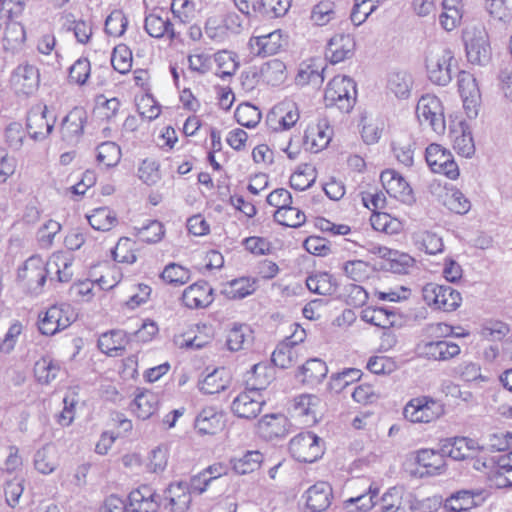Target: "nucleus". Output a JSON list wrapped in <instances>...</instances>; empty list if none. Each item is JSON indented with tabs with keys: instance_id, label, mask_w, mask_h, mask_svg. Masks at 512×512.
<instances>
[{
	"instance_id": "nucleus-45",
	"label": "nucleus",
	"mask_w": 512,
	"mask_h": 512,
	"mask_svg": "<svg viewBox=\"0 0 512 512\" xmlns=\"http://www.w3.org/2000/svg\"><path fill=\"white\" fill-rule=\"evenodd\" d=\"M55 454L56 450L53 445H45L34 455V468L42 474L53 472L56 467Z\"/></svg>"
},
{
	"instance_id": "nucleus-14",
	"label": "nucleus",
	"mask_w": 512,
	"mask_h": 512,
	"mask_svg": "<svg viewBox=\"0 0 512 512\" xmlns=\"http://www.w3.org/2000/svg\"><path fill=\"white\" fill-rule=\"evenodd\" d=\"M333 130L327 119H320L317 123L309 124L304 132L303 142L306 150L318 153L325 149L331 139Z\"/></svg>"
},
{
	"instance_id": "nucleus-23",
	"label": "nucleus",
	"mask_w": 512,
	"mask_h": 512,
	"mask_svg": "<svg viewBox=\"0 0 512 512\" xmlns=\"http://www.w3.org/2000/svg\"><path fill=\"white\" fill-rule=\"evenodd\" d=\"M477 449H480L479 444L467 437L448 438L441 443V451L444 457L448 456L454 460L469 458Z\"/></svg>"
},
{
	"instance_id": "nucleus-30",
	"label": "nucleus",
	"mask_w": 512,
	"mask_h": 512,
	"mask_svg": "<svg viewBox=\"0 0 512 512\" xmlns=\"http://www.w3.org/2000/svg\"><path fill=\"white\" fill-rule=\"evenodd\" d=\"M253 331L249 325L233 323L227 330L226 346L228 350L237 352L248 348L253 342Z\"/></svg>"
},
{
	"instance_id": "nucleus-15",
	"label": "nucleus",
	"mask_w": 512,
	"mask_h": 512,
	"mask_svg": "<svg viewBox=\"0 0 512 512\" xmlns=\"http://www.w3.org/2000/svg\"><path fill=\"white\" fill-rule=\"evenodd\" d=\"M320 399L316 395L302 394L295 397L289 411L301 424L311 426L317 422V408Z\"/></svg>"
},
{
	"instance_id": "nucleus-36",
	"label": "nucleus",
	"mask_w": 512,
	"mask_h": 512,
	"mask_svg": "<svg viewBox=\"0 0 512 512\" xmlns=\"http://www.w3.org/2000/svg\"><path fill=\"white\" fill-rule=\"evenodd\" d=\"M404 489L399 486L390 487L381 496L379 506L381 512H409L403 502Z\"/></svg>"
},
{
	"instance_id": "nucleus-38",
	"label": "nucleus",
	"mask_w": 512,
	"mask_h": 512,
	"mask_svg": "<svg viewBox=\"0 0 512 512\" xmlns=\"http://www.w3.org/2000/svg\"><path fill=\"white\" fill-rule=\"evenodd\" d=\"M306 286L310 292L324 296L332 295L337 288L333 276L327 272H319L308 276Z\"/></svg>"
},
{
	"instance_id": "nucleus-24",
	"label": "nucleus",
	"mask_w": 512,
	"mask_h": 512,
	"mask_svg": "<svg viewBox=\"0 0 512 512\" xmlns=\"http://www.w3.org/2000/svg\"><path fill=\"white\" fill-rule=\"evenodd\" d=\"M213 289L205 281L196 282L187 287L182 294L183 304L188 308H204L213 301Z\"/></svg>"
},
{
	"instance_id": "nucleus-63",
	"label": "nucleus",
	"mask_w": 512,
	"mask_h": 512,
	"mask_svg": "<svg viewBox=\"0 0 512 512\" xmlns=\"http://www.w3.org/2000/svg\"><path fill=\"white\" fill-rule=\"evenodd\" d=\"M296 351L294 347L282 342L272 353V362L280 368H288L295 362Z\"/></svg>"
},
{
	"instance_id": "nucleus-4",
	"label": "nucleus",
	"mask_w": 512,
	"mask_h": 512,
	"mask_svg": "<svg viewBox=\"0 0 512 512\" xmlns=\"http://www.w3.org/2000/svg\"><path fill=\"white\" fill-rule=\"evenodd\" d=\"M327 106H336L342 112H349L356 100V85L347 76H335L325 90Z\"/></svg>"
},
{
	"instance_id": "nucleus-46",
	"label": "nucleus",
	"mask_w": 512,
	"mask_h": 512,
	"mask_svg": "<svg viewBox=\"0 0 512 512\" xmlns=\"http://www.w3.org/2000/svg\"><path fill=\"white\" fill-rule=\"evenodd\" d=\"M96 158L105 167H114L121 159V149L115 142H103L97 147Z\"/></svg>"
},
{
	"instance_id": "nucleus-60",
	"label": "nucleus",
	"mask_w": 512,
	"mask_h": 512,
	"mask_svg": "<svg viewBox=\"0 0 512 512\" xmlns=\"http://www.w3.org/2000/svg\"><path fill=\"white\" fill-rule=\"evenodd\" d=\"M343 273L353 281L361 282L368 278L369 264L362 260H349L342 264Z\"/></svg>"
},
{
	"instance_id": "nucleus-61",
	"label": "nucleus",
	"mask_w": 512,
	"mask_h": 512,
	"mask_svg": "<svg viewBox=\"0 0 512 512\" xmlns=\"http://www.w3.org/2000/svg\"><path fill=\"white\" fill-rule=\"evenodd\" d=\"M334 3L321 1L315 5L311 12V20L315 25L324 26L335 17Z\"/></svg>"
},
{
	"instance_id": "nucleus-33",
	"label": "nucleus",
	"mask_w": 512,
	"mask_h": 512,
	"mask_svg": "<svg viewBox=\"0 0 512 512\" xmlns=\"http://www.w3.org/2000/svg\"><path fill=\"white\" fill-rule=\"evenodd\" d=\"M166 499L169 502L165 508L170 512H185L191 503V492L181 482L171 484L166 491Z\"/></svg>"
},
{
	"instance_id": "nucleus-43",
	"label": "nucleus",
	"mask_w": 512,
	"mask_h": 512,
	"mask_svg": "<svg viewBox=\"0 0 512 512\" xmlns=\"http://www.w3.org/2000/svg\"><path fill=\"white\" fill-rule=\"evenodd\" d=\"M274 219L283 226L297 228L305 223L306 216L303 211L290 204L280 210H276Z\"/></svg>"
},
{
	"instance_id": "nucleus-35",
	"label": "nucleus",
	"mask_w": 512,
	"mask_h": 512,
	"mask_svg": "<svg viewBox=\"0 0 512 512\" xmlns=\"http://www.w3.org/2000/svg\"><path fill=\"white\" fill-rule=\"evenodd\" d=\"M327 372L326 363L321 359L313 358L302 365L297 377L305 384L316 385L326 377Z\"/></svg>"
},
{
	"instance_id": "nucleus-49",
	"label": "nucleus",
	"mask_w": 512,
	"mask_h": 512,
	"mask_svg": "<svg viewBox=\"0 0 512 512\" xmlns=\"http://www.w3.org/2000/svg\"><path fill=\"white\" fill-rule=\"evenodd\" d=\"M234 117L241 126L254 128L261 120V112L257 107L244 103L236 108Z\"/></svg>"
},
{
	"instance_id": "nucleus-25",
	"label": "nucleus",
	"mask_w": 512,
	"mask_h": 512,
	"mask_svg": "<svg viewBox=\"0 0 512 512\" xmlns=\"http://www.w3.org/2000/svg\"><path fill=\"white\" fill-rule=\"evenodd\" d=\"M128 499L130 512H157L159 508L156 494L148 485H142L131 491Z\"/></svg>"
},
{
	"instance_id": "nucleus-47",
	"label": "nucleus",
	"mask_w": 512,
	"mask_h": 512,
	"mask_svg": "<svg viewBox=\"0 0 512 512\" xmlns=\"http://www.w3.org/2000/svg\"><path fill=\"white\" fill-rule=\"evenodd\" d=\"M60 366L49 357L42 358L34 364V377L42 384H48L56 378Z\"/></svg>"
},
{
	"instance_id": "nucleus-32",
	"label": "nucleus",
	"mask_w": 512,
	"mask_h": 512,
	"mask_svg": "<svg viewBox=\"0 0 512 512\" xmlns=\"http://www.w3.org/2000/svg\"><path fill=\"white\" fill-rule=\"evenodd\" d=\"M159 397L152 391L139 392L130 404L131 411L141 420L150 418L158 409Z\"/></svg>"
},
{
	"instance_id": "nucleus-51",
	"label": "nucleus",
	"mask_w": 512,
	"mask_h": 512,
	"mask_svg": "<svg viewBox=\"0 0 512 512\" xmlns=\"http://www.w3.org/2000/svg\"><path fill=\"white\" fill-rule=\"evenodd\" d=\"M452 157L450 151L439 144H430L425 151V159L433 172L438 171Z\"/></svg>"
},
{
	"instance_id": "nucleus-19",
	"label": "nucleus",
	"mask_w": 512,
	"mask_h": 512,
	"mask_svg": "<svg viewBox=\"0 0 512 512\" xmlns=\"http://www.w3.org/2000/svg\"><path fill=\"white\" fill-rule=\"evenodd\" d=\"M332 487L325 481H319L309 487L304 494L309 512H323L331 505Z\"/></svg>"
},
{
	"instance_id": "nucleus-56",
	"label": "nucleus",
	"mask_w": 512,
	"mask_h": 512,
	"mask_svg": "<svg viewBox=\"0 0 512 512\" xmlns=\"http://www.w3.org/2000/svg\"><path fill=\"white\" fill-rule=\"evenodd\" d=\"M111 64L117 72L126 74L132 67V52L126 45H118L111 56Z\"/></svg>"
},
{
	"instance_id": "nucleus-29",
	"label": "nucleus",
	"mask_w": 512,
	"mask_h": 512,
	"mask_svg": "<svg viewBox=\"0 0 512 512\" xmlns=\"http://www.w3.org/2000/svg\"><path fill=\"white\" fill-rule=\"evenodd\" d=\"M128 341V337L123 330H111L100 335L98 348L110 357H118L123 355Z\"/></svg>"
},
{
	"instance_id": "nucleus-39",
	"label": "nucleus",
	"mask_w": 512,
	"mask_h": 512,
	"mask_svg": "<svg viewBox=\"0 0 512 512\" xmlns=\"http://www.w3.org/2000/svg\"><path fill=\"white\" fill-rule=\"evenodd\" d=\"M87 219L91 227L98 231H109L118 223L115 212L108 207L95 208Z\"/></svg>"
},
{
	"instance_id": "nucleus-2",
	"label": "nucleus",
	"mask_w": 512,
	"mask_h": 512,
	"mask_svg": "<svg viewBox=\"0 0 512 512\" xmlns=\"http://www.w3.org/2000/svg\"><path fill=\"white\" fill-rule=\"evenodd\" d=\"M267 380L260 383L247 380V388L239 393L231 403V411L234 415L244 419H254L261 412L266 398L262 391L266 388Z\"/></svg>"
},
{
	"instance_id": "nucleus-37",
	"label": "nucleus",
	"mask_w": 512,
	"mask_h": 512,
	"mask_svg": "<svg viewBox=\"0 0 512 512\" xmlns=\"http://www.w3.org/2000/svg\"><path fill=\"white\" fill-rule=\"evenodd\" d=\"M362 320L377 327L388 329L394 326L396 321V314L394 311L387 308H366L362 311Z\"/></svg>"
},
{
	"instance_id": "nucleus-57",
	"label": "nucleus",
	"mask_w": 512,
	"mask_h": 512,
	"mask_svg": "<svg viewBox=\"0 0 512 512\" xmlns=\"http://www.w3.org/2000/svg\"><path fill=\"white\" fill-rule=\"evenodd\" d=\"M128 19L122 10L112 11L105 21V32L113 37L122 36L127 28Z\"/></svg>"
},
{
	"instance_id": "nucleus-5",
	"label": "nucleus",
	"mask_w": 512,
	"mask_h": 512,
	"mask_svg": "<svg viewBox=\"0 0 512 512\" xmlns=\"http://www.w3.org/2000/svg\"><path fill=\"white\" fill-rule=\"evenodd\" d=\"M422 297L429 307L444 312L455 311L462 303L460 292L450 286L436 283H427L422 288Z\"/></svg>"
},
{
	"instance_id": "nucleus-55",
	"label": "nucleus",
	"mask_w": 512,
	"mask_h": 512,
	"mask_svg": "<svg viewBox=\"0 0 512 512\" xmlns=\"http://www.w3.org/2000/svg\"><path fill=\"white\" fill-rule=\"evenodd\" d=\"M161 278L174 286L183 285L189 281L190 271L179 264L170 263L164 268Z\"/></svg>"
},
{
	"instance_id": "nucleus-50",
	"label": "nucleus",
	"mask_w": 512,
	"mask_h": 512,
	"mask_svg": "<svg viewBox=\"0 0 512 512\" xmlns=\"http://www.w3.org/2000/svg\"><path fill=\"white\" fill-rule=\"evenodd\" d=\"M453 375L465 382H486L488 377L482 375L481 367L474 362L465 361L453 369Z\"/></svg>"
},
{
	"instance_id": "nucleus-11",
	"label": "nucleus",
	"mask_w": 512,
	"mask_h": 512,
	"mask_svg": "<svg viewBox=\"0 0 512 512\" xmlns=\"http://www.w3.org/2000/svg\"><path fill=\"white\" fill-rule=\"evenodd\" d=\"M175 23L171 21L168 11L159 8L148 13L144 20V29L153 38L167 37L173 41L179 38V32L175 29Z\"/></svg>"
},
{
	"instance_id": "nucleus-42",
	"label": "nucleus",
	"mask_w": 512,
	"mask_h": 512,
	"mask_svg": "<svg viewBox=\"0 0 512 512\" xmlns=\"http://www.w3.org/2000/svg\"><path fill=\"white\" fill-rule=\"evenodd\" d=\"M263 456L259 451H247L231 460L233 470L240 475L252 473L260 467Z\"/></svg>"
},
{
	"instance_id": "nucleus-1",
	"label": "nucleus",
	"mask_w": 512,
	"mask_h": 512,
	"mask_svg": "<svg viewBox=\"0 0 512 512\" xmlns=\"http://www.w3.org/2000/svg\"><path fill=\"white\" fill-rule=\"evenodd\" d=\"M299 118V109L291 101H284L274 106L266 118L270 131L269 140L274 148L286 153L291 160H295L300 154V146L294 143L291 133V129Z\"/></svg>"
},
{
	"instance_id": "nucleus-8",
	"label": "nucleus",
	"mask_w": 512,
	"mask_h": 512,
	"mask_svg": "<svg viewBox=\"0 0 512 512\" xmlns=\"http://www.w3.org/2000/svg\"><path fill=\"white\" fill-rule=\"evenodd\" d=\"M75 314L69 305H54L39 315L38 329L43 335L51 336L69 327Z\"/></svg>"
},
{
	"instance_id": "nucleus-28",
	"label": "nucleus",
	"mask_w": 512,
	"mask_h": 512,
	"mask_svg": "<svg viewBox=\"0 0 512 512\" xmlns=\"http://www.w3.org/2000/svg\"><path fill=\"white\" fill-rule=\"evenodd\" d=\"M415 461L419 465L420 476H431L441 473L445 467V460L442 451L432 449H421L416 452Z\"/></svg>"
},
{
	"instance_id": "nucleus-41",
	"label": "nucleus",
	"mask_w": 512,
	"mask_h": 512,
	"mask_svg": "<svg viewBox=\"0 0 512 512\" xmlns=\"http://www.w3.org/2000/svg\"><path fill=\"white\" fill-rule=\"evenodd\" d=\"M412 85V76L405 71L393 72L388 79V89L397 98H408L411 93Z\"/></svg>"
},
{
	"instance_id": "nucleus-21",
	"label": "nucleus",
	"mask_w": 512,
	"mask_h": 512,
	"mask_svg": "<svg viewBox=\"0 0 512 512\" xmlns=\"http://www.w3.org/2000/svg\"><path fill=\"white\" fill-rule=\"evenodd\" d=\"M289 421L282 414H269L263 416L257 425L258 434L266 439L283 438L289 433Z\"/></svg>"
},
{
	"instance_id": "nucleus-58",
	"label": "nucleus",
	"mask_w": 512,
	"mask_h": 512,
	"mask_svg": "<svg viewBox=\"0 0 512 512\" xmlns=\"http://www.w3.org/2000/svg\"><path fill=\"white\" fill-rule=\"evenodd\" d=\"M444 204L450 211L457 214H466L471 208L470 201L457 189L446 193Z\"/></svg>"
},
{
	"instance_id": "nucleus-18",
	"label": "nucleus",
	"mask_w": 512,
	"mask_h": 512,
	"mask_svg": "<svg viewBox=\"0 0 512 512\" xmlns=\"http://www.w3.org/2000/svg\"><path fill=\"white\" fill-rule=\"evenodd\" d=\"M52 275L57 276V280L62 283L69 282L73 276L72 272V258L70 255L58 253L54 254L46 263L45 274L40 275L38 285L42 287L49 276L52 280Z\"/></svg>"
},
{
	"instance_id": "nucleus-64",
	"label": "nucleus",
	"mask_w": 512,
	"mask_h": 512,
	"mask_svg": "<svg viewBox=\"0 0 512 512\" xmlns=\"http://www.w3.org/2000/svg\"><path fill=\"white\" fill-rule=\"evenodd\" d=\"M215 61L218 65L217 75L222 79L234 75L238 68L233 55L227 51L218 52Z\"/></svg>"
},
{
	"instance_id": "nucleus-7",
	"label": "nucleus",
	"mask_w": 512,
	"mask_h": 512,
	"mask_svg": "<svg viewBox=\"0 0 512 512\" xmlns=\"http://www.w3.org/2000/svg\"><path fill=\"white\" fill-rule=\"evenodd\" d=\"M404 417L413 423H429L444 414V405L429 396L411 399L404 408Z\"/></svg>"
},
{
	"instance_id": "nucleus-12",
	"label": "nucleus",
	"mask_w": 512,
	"mask_h": 512,
	"mask_svg": "<svg viewBox=\"0 0 512 512\" xmlns=\"http://www.w3.org/2000/svg\"><path fill=\"white\" fill-rule=\"evenodd\" d=\"M416 350L419 356L427 360L443 362L457 357L461 352L458 344L447 340L421 342Z\"/></svg>"
},
{
	"instance_id": "nucleus-52",
	"label": "nucleus",
	"mask_w": 512,
	"mask_h": 512,
	"mask_svg": "<svg viewBox=\"0 0 512 512\" xmlns=\"http://www.w3.org/2000/svg\"><path fill=\"white\" fill-rule=\"evenodd\" d=\"M416 243L420 249L427 254L435 255L442 253L444 244L441 237L430 231H423L416 235Z\"/></svg>"
},
{
	"instance_id": "nucleus-59",
	"label": "nucleus",
	"mask_w": 512,
	"mask_h": 512,
	"mask_svg": "<svg viewBox=\"0 0 512 512\" xmlns=\"http://www.w3.org/2000/svg\"><path fill=\"white\" fill-rule=\"evenodd\" d=\"M496 483L499 487L512 486V451L499 457L496 468Z\"/></svg>"
},
{
	"instance_id": "nucleus-10",
	"label": "nucleus",
	"mask_w": 512,
	"mask_h": 512,
	"mask_svg": "<svg viewBox=\"0 0 512 512\" xmlns=\"http://www.w3.org/2000/svg\"><path fill=\"white\" fill-rule=\"evenodd\" d=\"M454 56L451 50L440 48L435 54L431 53L426 60L427 74L434 84L445 86L451 79V62Z\"/></svg>"
},
{
	"instance_id": "nucleus-3",
	"label": "nucleus",
	"mask_w": 512,
	"mask_h": 512,
	"mask_svg": "<svg viewBox=\"0 0 512 512\" xmlns=\"http://www.w3.org/2000/svg\"><path fill=\"white\" fill-rule=\"evenodd\" d=\"M468 61L472 64L483 65L490 59L491 48L488 34L484 25H468L462 33Z\"/></svg>"
},
{
	"instance_id": "nucleus-17",
	"label": "nucleus",
	"mask_w": 512,
	"mask_h": 512,
	"mask_svg": "<svg viewBox=\"0 0 512 512\" xmlns=\"http://www.w3.org/2000/svg\"><path fill=\"white\" fill-rule=\"evenodd\" d=\"M381 182L387 193L403 203L410 204L414 195L409 183L396 171L386 170L380 175Z\"/></svg>"
},
{
	"instance_id": "nucleus-48",
	"label": "nucleus",
	"mask_w": 512,
	"mask_h": 512,
	"mask_svg": "<svg viewBox=\"0 0 512 512\" xmlns=\"http://www.w3.org/2000/svg\"><path fill=\"white\" fill-rule=\"evenodd\" d=\"M508 333L506 323L492 319L484 321L479 330V335L487 341H501Z\"/></svg>"
},
{
	"instance_id": "nucleus-54",
	"label": "nucleus",
	"mask_w": 512,
	"mask_h": 512,
	"mask_svg": "<svg viewBox=\"0 0 512 512\" xmlns=\"http://www.w3.org/2000/svg\"><path fill=\"white\" fill-rule=\"evenodd\" d=\"M441 391L449 397H452L467 406L477 405V400L474 394L468 390H462L458 384L450 380L443 381L441 384Z\"/></svg>"
},
{
	"instance_id": "nucleus-13",
	"label": "nucleus",
	"mask_w": 512,
	"mask_h": 512,
	"mask_svg": "<svg viewBox=\"0 0 512 512\" xmlns=\"http://www.w3.org/2000/svg\"><path fill=\"white\" fill-rule=\"evenodd\" d=\"M9 88L19 101H27L32 94V64L19 63L10 73Z\"/></svg>"
},
{
	"instance_id": "nucleus-6",
	"label": "nucleus",
	"mask_w": 512,
	"mask_h": 512,
	"mask_svg": "<svg viewBox=\"0 0 512 512\" xmlns=\"http://www.w3.org/2000/svg\"><path fill=\"white\" fill-rule=\"evenodd\" d=\"M416 116L421 125H427L441 135L446 130L444 108L440 99L431 94L423 95L416 106Z\"/></svg>"
},
{
	"instance_id": "nucleus-62",
	"label": "nucleus",
	"mask_w": 512,
	"mask_h": 512,
	"mask_svg": "<svg viewBox=\"0 0 512 512\" xmlns=\"http://www.w3.org/2000/svg\"><path fill=\"white\" fill-rule=\"evenodd\" d=\"M485 440L482 449L486 447L492 451H504L512 446V433L508 431L493 432L488 434Z\"/></svg>"
},
{
	"instance_id": "nucleus-16",
	"label": "nucleus",
	"mask_w": 512,
	"mask_h": 512,
	"mask_svg": "<svg viewBox=\"0 0 512 512\" xmlns=\"http://www.w3.org/2000/svg\"><path fill=\"white\" fill-rule=\"evenodd\" d=\"M485 500L482 490H460L448 497L443 505L446 512H470Z\"/></svg>"
},
{
	"instance_id": "nucleus-53",
	"label": "nucleus",
	"mask_w": 512,
	"mask_h": 512,
	"mask_svg": "<svg viewBox=\"0 0 512 512\" xmlns=\"http://www.w3.org/2000/svg\"><path fill=\"white\" fill-rule=\"evenodd\" d=\"M136 236L146 243L159 242L165 233L164 226L157 220H148L147 224L136 228Z\"/></svg>"
},
{
	"instance_id": "nucleus-44",
	"label": "nucleus",
	"mask_w": 512,
	"mask_h": 512,
	"mask_svg": "<svg viewBox=\"0 0 512 512\" xmlns=\"http://www.w3.org/2000/svg\"><path fill=\"white\" fill-rule=\"evenodd\" d=\"M370 222L374 230L388 235L398 234L402 229L401 222L388 213L374 212Z\"/></svg>"
},
{
	"instance_id": "nucleus-22",
	"label": "nucleus",
	"mask_w": 512,
	"mask_h": 512,
	"mask_svg": "<svg viewBox=\"0 0 512 512\" xmlns=\"http://www.w3.org/2000/svg\"><path fill=\"white\" fill-rule=\"evenodd\" d=\"M284 43L282 32L275 30L265 35L251 37L249 47L256 55L265 57L278 53Z\"/></svg>"
},
{
	"instance_id": "nucleus-40",
	"label": "nucleus",
	"mask_w": 512,
	"mask_h": 512,
	"mask_svg": "<svg viewBox=\"0 0 512 512\" xmlns=\"http://www.w3.org/2000/svg\"><path fill=\"white\" fill-rule=\"evenodd\" d=\"M256 290V281L247 277L234 279L223 288V294L229 299H243Z\"/></svg>"
},
{
	"instance_id": "nucleus-20",
	"label": "nucleus",
	"mask_w": 512,
	"mask_h": 512,
	"mask_svg": "<svg viewBox=\"0 0 512 512\" xmlns=\"http://www.w3.org/2000/svg\"><path fill=\"white\" fill-rule=\"evenodd\" d=\"M354 51V38L349 34H337L329 40L325 55L332 64H337L350 59Z\"/></svg>"
},
{
	"instance_id": "nucleus-26",
	"label": "nucleus",
	"mask_w": 512,
	"mask_h": 512,
	"mask_svg": "<svg viewBox=\"0 0 512 512\" xmlns=\"http://www.w3.org/2000/svg\"><path fill=\"white\" fill-rule=\"evenodd\" d=\"M325 65L321 59L303 61L298 68L295 81L298 85H312L319 87L324 81Z\"/></svg>"
},
{
	"instance_id": "nucleus-9",
	"label": "nucleus",
	"mask_w": 512,
	"mask_h": 512,
	"mask_svg": "<svg viewBox=\"0 0 512 512\" xmlns=\"http://www.w3.org/2000/svg\"><path fill=\"white\" fill-rule=\"evenodd\" d=\"M321 439L311 432H301L290 440L289 451L299 462L312 463L321 457Z\"/></svg>"
},
{
	"instance_id": "nucleus-27",
	"label": "nucleus",
	"mask_w": 512,
	"mask_h": 512,
	"mask_svg": "<svg viewBox=\"0 0 512 512\" xmlns=\"http://www.w3.org/2000/svg\"><path fill=\"white\" fill-rule=\"evenodd\" d=\"M223 417L216 408L205 407L197 414L194 427L201 435H214L223 428Z\"/></svg>"
},
{
	"instance_id": "nucleus-34",
	"label": "nucleus",
	"mask_w": 512,
	"mask_h": 512,
	"mask_svg": "<svg viewBox=\"0 0 512 512\" xmlns=\"http://www.w3.org/2000/svg\"><path fill=\"white\" fill-rule=\"evenodd\" d=\"M230 376L225 368H216L207 374L198 384L202 393L213 395L220 393L230 385Z\"/></svg>"
},
{
	"instance_id": "nucleus-31",
	"label": "nucleus",
	"mask_w": 512,
	"mask_h": 512,
	"mask_svg": "<svg viewBox=\"0 0 512 512\" xmlns=\"http://www.w3.org/2000/svg\"><path fill=\"white\" fill-rule=\"evenodd\" d=\"M85 112L81 108H74L62 120L61 134L63 140L73 142L83 133Z\"/></svg>"
}]
</instances>
